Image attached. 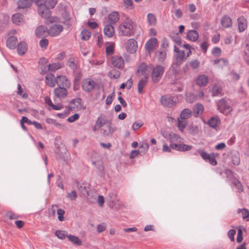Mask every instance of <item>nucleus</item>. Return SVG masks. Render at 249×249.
Here are the masks:
<instances>
[{
    "instance_id": "f257e3e1",
    "label": "nucleus",
    "mask_w": 249,
    "mask_h": 249,
    "mask_svg": "<svg viewBox=\"0 0 249 249\" xmlns=\"http://www.w3.org/2000/svg\"><path fill=\"white\" fill-rule=\"evenodd\" d=\"M136 24L131 19L127 17L125 20L120 24L118 27L119 36H131L135 34Z\"/></svg>"
},
{
    "instance_id": "f03ea898",
    "label": "nucleus",
    "mask_w": 249,
    "mask_h": 249,
    "mask_svg": "<svg viewBox=\"0 0 249 249\" xmlns=\"http://www.w3.org/2000/svg\"><path fill=\"white\" fill-rule=\"evenodd\" d=\"M216 105L217 109L224 114L227 115L232 110L229 100L221 99L217 102Z\"/></svg>"
},
{
    "instance_id": "7ed1b4c3",
    "label": "nucleus",
    "mask_w": 249,
    "mask_h": 249,
    "mask_svg": "<svg viewBox=\"0 0 249 249\" xmlns=\"http://www.w3.org/2000/svg\"><path fill=\"white\" fill-rule=\"evenodd\" d=\"M107 202L109 207L113 209H120L122 206V202L118 198L116 194L111 192L107 197Z\"/></svg>"
},
{
    "instance_id": "20e7f679",
    "label": "nucleus",
    "mask_w": 249,
    "mask_h": 249,
    "mask_svg": "<svg viewBox=\"0 0 249 249\" xmlns=\"http://www.w3.org/2000/svg\"><path fill=\"white\" fill-rule=\"evenodd\" d=\"M152 80L155 83H158L161 79L164 73V67L162 66L157 65L156 67L152 66Z\"/></svg>"
},
{
    "instance_id": "39448f33",
    "label": "nucleus",
    "mask_w": 249,
    "mask_h": 249,
    "mask_svg": "<svg viewBox=\"0 0 249 249\" xmlns=\"http://www.w3.org/2000/svg\"><path fill=\"white\" fill-rule=\"evenodd\" d=\"M96 85V83L92 79L87 78L82 81V87L86 92L90 93L93 91Z\"/></svg>"
},
{
    "instance_id": "423d86ee",
    "label": "nucleus",
    "mask_w": 249,
    "mask_h": 249,
    "mask_svg": "<svg viewBox=\"0 0 249 249\" xmlns=\"http://www.w3.org/2000/svg\"><path fill=\"white\" fill-rule=\"evenodd\" d=\"M197 152L204 160L206 161H209L211 165L215 166L217 164V161L213 155H210L206 151L200 149L198 150Z\"/></svg>"
},
{
    "instance_id": "0eeeda50",
    "label": "nucleus",
    "mask_w": 249,
    "mask_h": 249,
    "mask_svg": "<svg viewBox=\"0 0 249 249\" xmlns=\"http://www.w3.org/2000/svg\"><path fill=\"white\" fill-rule=\"evenodd\" d=\"M160 102L163 106L167 107H172L176 104V102L174 101L173 97L168 95L162 96Z\"/></svg>"
},
{
    "instance_id": "6e6552de",
    "label": "nucleus",
    "mask_w": 249,
    "mask_h": 249,
    "mask_svg": "<svg viewBox=\"0 0 249 249\" xmlns=\"http://www.w3.org/2000/svg\"><path fill=\"white\" fill-rule=\"evenodd\" d=\"M138 48L137 42L133 38L129 39L126 43L125 48L131 53L136 52Z\"/></svg>"
},
{
    "instance_id": "1a4fd4ad",
    "label": "nucleus",
    "mask_w": 249,
    "mask_h": 249,
    "mask_svg": "<svg viewBox=\"0 0 249 249\" xmlns=\"http://www.w3.org/2000/svg\"><path fill=\"white\" fill-rule=\"evenodd\" d=\"M56 84L58 87L69 88L71 83L67 77L63 75H59L56 77Z\"/></svg>"
},
{
    "instance_id": "9d476101",
    "label": "nucleus",
    "mask_w": 249,
    "mask_h": 249,
    "mask_svg": "<svg viewBox=\"0 0 249 249\" xmlns=\"http://www.w3.org/2000/svg\"><path fill=\"white\" fill-rule=\"evenodd\" d=\"M36 35L39 38L46 37L49 35V30L45 26H39L36 29Z\"/></svg>"
},
{
    "instance_id": "9b49d317",
    "label": "nucleus",
    "mask_w": 249,
    "mask_h": 249,
    "mask_svg": "<svg viewBox=\"0 0 249 249\" xmlns=\"http://www.w3.org/2000/svg\"><path fill=\"white\" fill-rule=\"evenodd\" d=\"M63 27L60 24H54L49 30V35L52 36H56L59 35L63 31Z\"/></svg>"
},
{
    "instance_id": "f8f14e48",
    "label": "nucleus",
    "mask_w": 249,
    "mask_h": 249,
    "mask_svg": "<svg viewBox=\"0 0 249 249\" xmlns=\"http://www.w3.org/2000/svg\"><path fill=\"white\" fill-rule=\"evenodd\" d=\"M76 184L77 185V188L81 193L82 195L86 197L88 196H89V184L87 183H80L78 181L76 182Z\"/></svg>"
},
{
    "instance_id": "ddd939ff",
    "label": "nucleus",
    "mask_w": 249,
    "mask_h": 249,
    "mask_svg": "<svg viewBox=\"0 0 249 249\" xmlns=\"http://www.w3.org/2000/svg\"><path fill=\"white\" fill-rule=\"evenodd\" d=\"M111 62L113 66L118 69L123 68L124 64L123 58L117 55H114L112 57Z\"/></svg>"
},
{
    "instance_id": "4468645a",
    "label": "nucleus",
    "mask_w": 249,
    "mask_h": 249,
    "mask_svg": "<svg viewBox=\"0 0 249 249\" xmlns=\"http://www.w3.org/2000/svg\"><path fill=\"white\" fill-rule=\"evenodd\" d=\"M38 12L41 17L46 18H50L51 15L50 9L45 5L38 8Z\"/></svg>"
},
{
    "instance_id": "2eb2a0df",
    "label": "nucleus",
    "mask_w": 249,
    "mask_h": 249,
    "mask_svg": "<svg viewBox=\"0 0 249 249\" xmlns=\"http://www.w3.org/2000/svg\"><path fill=\"white\" fill-rule=\"evenodd\" d=\"M158 44V40L156 38H152L149 39L145 44V48L149 53L155 49Z\"/></svg>"
},
{
    "instance_id": "dca6fc26",
    "label": "nucleus",
    "mask_w": 249,
    "mask_h": 249,
    "mask_svg": "<svg viewBox=\"0 0 249 249\" xmlns=\"http://www.w3.org/2000/svg\"><path fill=\"white\" fill-rule=\"evenodd\" d=\"M115 130L116 129L115 128L111 126L110 124H107L100 129V133L103 136H108L111 135Z\"/></svg>"
},
{
    "instance_id": "f3484780",
    "label": "nucleus",
    "mask_w": 249,
    "mask_h": 249,
    "mask_svg": "<svg viewBox=\"0 0 249 249\" xmlns=\"http://www.w3.org/2000/svg\"><path fill=\"white\" fill-rule=\"evenodd\" d=\"M67 89V88L58 87V88L54 89V93L55 95L58 98L65 97L67 96L68 94Z\"/></svg>"
},
{
    "instance_id": "a211bd4d",
    "label": "nucleus",
    "mask_w": 249,
    "mask_h": 249,
    "mask_svg": "<svg viewBox=\"0 0 249 249\" xmlns=\"http://www.w3.org/2000/svg\"><path fill=\"white\" fill-rule=\"evenodd\" d=\"M208 82V78L204 74L199 75L196 79V83L200 87L206 86L207 85Z\"/></svg>"
},
{
    "instance_id": "6ab92c4d",
    "label": "nucleus",
    "mask_w": 249,
    "mask_h": 249,
    "mask_svg": "<svg viewBox=\"0 0 249 249\" xmlns=\"http://www.w3.org/2000/svg\"><path fill=\"white\" fill-rule=\"evenodd\" d=\"M32 0H19L18 2V8L26 9L29 8L32 4Z\"/></svg>"
},
{
    "instance_id": "aec40b11",
    "label": "nucleus",
    "mask_w": 249,
    "mask_h": 249,
    "mask_svg": "<svg viewBox=\"0 0 249 249\" xmlns=\"http://www.w3.org/2000/svg\"><path fill=\"white\" fill-rule=\"evenodd\" d=\"M112 24L106 25L104 29V33L108 37H112L114 34V29Z\"/></svg>"
},
{
    "instance_id": "412c9836",
    "label": "nucleus",
    "mask_w": 249,
    "mask_h": 249,
    "mask_svg": "<svg viewBox=\"0 0 249 249\" xmlns=\"http://www.w3.org/2000/svg\"><path fill=\"white\" fill-rule=\"evenodd\" d=\"M220 122V120L218 116H214L211 117L209 120L208 124L210 127L213 128H216L218 126Z\"/></svg>"
},
{
    "instance_id": "4be33fe9",
    "label": "nucleus",
    "mask_w": 249,
    "mask_h": 249,
    "mask_svg": "<svg viewBox=\"0 0 249 249\" xmlns=\"http://www.w3.org/2000/svg\"><path fill=\"white\" fill-rule=\"evenodd\" d=\"M12 21L17 25H20L24 22L23 16L19 13H16L12 16Z\"/></svg>"
},
{
    "instance_id": "5701e85b",
    "label": "nucleus",
    "mask_w": 249,
    "mask_h": 249,
    "mask_svg": "<svg viewBox=\"0 0 249 249\" xmlns=\"http://www.w3.org/2000/svg\"><path fill=\"white\" fill-rule=\"evenodd\" d=\"M221 24L224 28H229L231 26L232 20L229 17L224 16L221 18Z\"/></svg>"
},
{
    "instance_id": "b1692460",
    "label": "nucleus",
    "mask_w": 249,
    "mask_h": 249,
    "mask_svg": "<svg viewBox=\"0 0 249 249\" xmlns=\"http://www.w3.org/2000/svg\"><path fill=\"white\" fill-rule=\"evenodd\" d=\"M119 18L120 16L117 12H113L108 16V21L111 24H115L119 20Z\"/></svg>"
},
{
    "instance_id": "393cba45",
    "label": "nucleus",
    "mask_w": 249,
    "mask_h": 249,
    "mask_svg": "<svg viewBox=\"0 0 249 249\" xmlns=\"http://www.w3.org/2000/svg\"><path fill=\"white\" fill-rule=\"evenodd\" d=\"M18 42V39L15 36L9 37L6 42L7 46L11 49H15Z\"/></svg>"
},
{
    "instance_id": "a878e982",
    "label": "nucleus",
    "mask_w": 249,
    "mask_h": 249,
    "mask_svg": "<svg viewBox=\"0 0 249 249\" xmlns=\"http://www.w3.org/2000/svg\"><path fill=\"white\" fill-rule=\"evenodd\" d=\"M204 111V107L202 104H197L193 108V115L197 117L201 114Z\"/></svg>"
},
{
    "instance_id": "bb28decb",
    "label": "nucleus",
    "mask_w": 249,
    "mask_h": 249,
    "mask_svg": "<svg viewBox=\"0 0 249 249\" xmlns=\"http://www.w3.org/2000/svg\"><path fill=\"white\" fill-rule=\"evenodd\" d=\"M199 35L195 30H190L187 33V38L192 41H196L198 38Z\"/></svg>"
},
{
    "instance_id": "cd10ccee",
    "label": "nucleus",
    "mask_w": 249,
    "mask_h": 249,
    "mask_svg": "<svg viewBox=\"0 0 249 249\" xmlns=\"http://www.w3.org/2000/svg\"><path fill=\"white\" fill-rule=\"evenodd\" d=\"M27 51V44L25 42H20L18 45L17 52L19 55H23Z\"/></svg>"
},
{
    "instance_id": "c85d7f7f",
    "label": "nucleus",
    "mask_w": 249,
    "mask_h": 249,
    "mask_svg": "<svg viewBox=\"0 0 249 249\" xmlns=\"http://www.w3.org/2000/svg\"><path fill=\"white\" fill-rule=\"evenodd\" d=\"M237 20L239 31H244L247 26L246 20L243 17H241L238 18Z\"/></svg>"
},
{
    "instance_id": "c756f323",
    "label": "nucleus",
    "mask_w": 249,
    "mask_h": 249,
    "mask_svg": "<svg viewBox=\"0 0 249 249\" xmlns=\"http://www.w3.org/2000/svg\"><path fill=\"white\" fill-rule=\"evenodd\" d=\"M46 84L50 87H54L56 84V78L55 79L54 75L52 74L46 76Z\"/></svg>"
},
{
    "instance_id": "7c9ffc66",
    "label": "nucleus",
    "mask_w": 249,
    "mask_h": 249,
    "mask_svg": "<svg viewBox=\"0 0 249 249\" xmlns=\"http://www.w3.org/2000/svg\"><path fill=\"white\" fill-rule=\"evenodd\" d=\"M162 136L167 140H169L171 143H173L174 142L178 141V139H179V137L178 136H177L175 133L172 132L166 134L163 133L162 134Z\"/></svg>"
},
{
    "instance_id": "2f4dec72",
    "label": "nucleus",
    "mask_w": 249,
    "mask_h": 249,
    "mask_svg": "<svg viewBox=\"0 0 249 249\" xmlns=\"http://www.w3.org/2000/svg\"><path fill=\"white\" fill-rule=\"evenodd\" d=\"M60 68V65L59 63H53V64H47L46 66L44 67V72H47L49 71H55Z\"/></svg>"
},
{
    "instance_id": "473e14b6",
    "label": "nucleus",
    "mask_w": 249,
    "mask_h": 249,
    "mask_svg": "<svg viewBox=\"0 0 249 249\" xmlns=\"http://www.w3.org/2000/svg\"><path fill=\"white\" fill-rule=\"evenodd\" d=\"M147 82V77L144 76L142 78L139 82L138 84V89L139 93H142L143 91V89Z\"/></svg>"
},
{
    "instance_id": "72a5a7b5",
    "label": "nucleus",
    "mask_w": 249,
    "mask_h": 249,
    "mask_svg": "<svg viewBox=\"0 0 249 249\" xmlns=\"http://www.w3.org/2000/svg\"><path fill=\"white\" fill-rule=\"evenodd\" d=\"M192 111L189 108H185L182 110L180 114V119L185 120L189 118L192 115Z\"/></svg>"
},
{
    "instance_id": "f704fd0d",
    "label": "nucleus",
    "mask_w": 249,
    "mask_h": 249,
    "mask_svg": "<svg viewBox=\"0 0 249 249\" xmlns=\"http://www.w3.org/2000/svg\"><path fill=\"white\" fill-rule=\"evenodd\" d=\"M147 69V66L144 63H142L137 67V73L139 76L144 75Z\"/></svg>"
},
{
    "instance_id": "c9c22d12",
    "label": "nucleus",
    "mask_w": 249,
    "mask_h": 249,
    "mask_svg": "<svg viewBox=\"0 0 249 249\" xmlns=\"http://www.w3.org/2000/svg\"><path fill=\"white\" fill-rule=\"evenodd\" d=\"M238 213H241L242 215L243 219L249 221V211L246 208L238 209L237 210Z\"/></svg>"
},
{
    "instance_id": "e433bc0d",
    "label": "nucleus",
    "mask_w": 249,
    "mask_h": 249,
    "mask_svg": "<svg viewBox=\"0 0 249 249\" xmlns=\"http://www.w3.org/2000/svg\"><path fill=\"white\" fill-rule=\"evenodd\" d=\"M70 104L71 105H74V106L72 107L73 108L79 109L82 107L81 99L79 98L72 100L70 102Z\"/></svg>"
},
{
    "instance_id": "4c0bfd02",
    "label": "nucleus",
    "mask_w": 249,
    "mask_h": 249,
    "mask_svg": "<svg viewBox=\"0 0 249 249\" xmlns=\"http://www.w3.org/2000/svg\"><path fill=\"white\" fill-rule=\"evenodd\" d=\"M170 36L178 45H181V40L179 33H172L170 34Z\"/></svg>"
},
{
    "instance_id": "58836bf2",
    "label": "nucleus",
    "mask_w": 249,
    "mask_h": 249,
    "mask_svg": "<svg viewBox=\"0 0 249 249\" xmlns=\"http://www.w3.org/2000/svg\"><path fill=\"white\" fill-rule=\"evenodd\" d=\"M77 61L74 58H70L68 60V65L73 71L77 69Z\"/></svg>"
},
{
    "instance_id": "ea45409f",
    "label": "nucleus",
    "mask_w": 249,
    "mask_h": 249,
    "mask_svg": "<svg viewBox=\"0 0 249 249\" xmlns=\"http://www.w3.org/2000/svg\"><path fill=\"white\" fill-rule=\"evenodd\" d=\"M67 237L69 240L72 243L78 246L82 245V241L78 237L71 235H68Z\"/></svg>"
},
{
    "instance_id": "a19ab883",
    "label": "nucleus",
    "mask_w": 249,
    "mask_h": 249,
    "mask_svg": "<svg viewBox=\"0 0 249 249\" xmlns=\"http://www.w3.org/2000/svg\"><path fill=\"white\" fill-rule=\"evenodd\" d=\"M91 34L89 29H84L81 33V38L84 40H88L90 38Z\"/></svg>"
},
{
    "instance_id": "79ce46f5",
    "label": "nucleus",
    "mask_w": 249,
    "mask_h": 249,
    "mask_svg": "<svg viewBox=\"0 0 249 249\" xmlns=\"http://www.w3.org/2000/svg\"><path fill=\"white\" fill-rule=\"evenodd\" d=\"M149 148V144L146 142H140L139 150L142 155L144 154Z\"/></svg>"
},
{
    "instance_id": "37998d69",
    "label": "nucleus",
    "mask_w": 249,
    "mask_h": 249,
    "mask_svg": "<svg viewBox=\"0 0 249 249\" xmlns=\"http://www.w3.org/2000/svg\"><path fill=\"white\" fill-rule=\"evenodd\" d=\"M108 75L111 79H117L120 76V72L116 69H112L108 72Z\"/></svg>"
},
{
    "instance_id": "c03bdc74",
    "label": "nucleus",
    "mask_w": 249,
    "mask_h": 249,
    "mask_svg": "<svg viewBox=\"0 0 249 249\" xmlns=\"http://www.w3.org/2000/svg\"><path fill=\"white\" fill-rule=\"evenodd\" d=\"M156 55L160 61H163L166 57V51L165 50H159L156 53Z\"/></svg>"
},
{
    "instance_id": "a18cd8bd",
    "label": "nucleus",
    "mask_w": 249,
    "mask_h": 249,
    "mask_svg": "<svg viewBox=\"0 0 249 249\" xmlns=\"http://www.w3.org/2000/svg\"><path fill=\"white\" fill-rule=\"evenodd\" d=\"M107 120L102 118L98 117L96 121L95 124L99 126V127L101 128L107 125Z\"/></svg>"
},
{
    "instance_id": "49530a36",
    "label": "nucleus",
    "mask_w": 249,
    "mask_h": 249,
    "mask_svg": "<svg viewBox=\"0 0 249 249\" xmlns=\"http://www.w3.org/2000/svg\"><path fill=\"white\" fill-rule=\"evenodd\" d=\"M147 19L148 23L150 25H155L156 23V18L155 16L152 14L149 13L147 16Z\"/></svg>"
},
{
    "instance_id": "de8ad7c7",
    "label": "nucleus",
    "mask_w": 249,
    "mask_h": 249,
    "mask_svg": "<svg viewBox=\"0 0 249 249\" xmlns=\"http://www.w3.org/2000/svg\"><path fill=\"white\" fill-rule=\"evenodd\" d=\"M212 92L213 96H218L221 94L222 88L220 86L215 85L213 87Z\"/></svg>"
},
{
    "instance_id": "09e8293b",
    "label": "nucleus",
    "mask_w": 249,
    "mask_h": 249,
    "mask_svg": "<svg viewBox=\"0 0 249 249\" xmlns=\"http://www.w3.org/2000/svg\"><path fill=\"white\" fill-rule=\"evenodd\" d=\"M186 101L192 103L197 100L195 94L193 93H188L186 94Z\"/></svg>"
},
{
    "instance_id": "8fccbe9b",
    "label": "nucleus",
    "mask_w": 249,
    "mask_h": 249,
    "mask_svg": "<svg viewBox=\"0 0 249 249\" xmlns=\"http://www.w3.org/2000/svg\"><path fill=\"white\" fill-rule=\"evenodd\" d=\"M56 3V0H45V5L50 9H53L55 7Z\"/></svg>"
},
{
    "instance_id": "3c124183",
    "label": "nucleus",
    "mask_w": 249,
    "mask_h": 249,
    "mask_svg": "<svg viewBox=\"0 0 249 249\" xmlns=\"http://www.w3.org/2000/svg\"><path fill=\"white\" fill-rule=\"evenodd\" d=\"M17 94L21 96L22 98H26L28 97V94L26 92L23 91L21 86L20 84L18 85V91Z\"/></svg>"
},
{
    "instance_id": "603ef678",
    "label": "nucleus",
    "mask_w": 249,
    "mask_h": 249,
    "mask_svg": "<svg viewBox=\"0 0 249 249\" xmlns=\"http://www.w3.org/2000/svg\"><path fill=\"white\" fill-rule=\"evenodd\" d=\"M185 56V53L184 51H181V52L176 53L175 55L176 59L177 62H179L182 61Z\"/></svg>"
},
{
    "instance_id": "864d4df0",
    "label": "nucleus",
    "mask_w": 249,
    "mask_h": 249,
    "mask_svg": "<svg viewBox=\"0 0 249 249\" xmlns=\"http://www.w3.org/2000/svg\"><path fill=\"white\" fill-rule=\"evenodd\" d=\"M181 119H178V126L179 130L183 131L186 126V122L184 120H181Z\"/></svg>"
},
{
    "instance_id": "5fc2aeb1",
    "label": "nucleus",
    "mask_w": 249,
    "mask_h": 249,
    "mask_svg": "<svg viewBox=\"0 0 249 249\" xmlns=\"http://www.w3.org/2000/svg\"><path fill=\"white\" fill-rule=\"evenodd\" d=\"M233 183L234 184L235 186L237 187V188L238 189V191L239 192H242L243 191V188L242 187V185L241 183V182L236 178H233Z\"/></svg>"
},
{
    "instance_id": "6e6d98bb",
    "label": "nucleus",
    "mask_w": 249,
    "mask_h": 249,
    "mask_svg": "<svg viewBox=\"0 0 249 249\" xmlns=\"http://www.w3.org/2000/svg\"><path fill=\"white\" fill-rule=\"evenodd\" d=\"M65 211L62 209H57V213L58 214V219L60 221L64 220V214H65Z\"/></svg>"
},
{
    "instance_id": "4d7b16f0",
    "label": "nucleus",
    "mask_w": 249,
    "mask_h": 249,
    "mask_svg": "<svg viewBox=\"0 0 249 249\" xmlns=\"http://www.w3.org/2000/svg\"><path fill=\"white\" fill-rule=\"evenodd\" d=\"M46 122L48 124H54L56 126L58 127H63L64 126L62 124L57 123L55 120L52 118H47L46 119Z\"/></svg>"
},
{
    "instance_id": "13d9d810",
    "label": "nucleus",
    "mask_w": 249,
    "mask_h": 249,
    "mask_svg": "<svg viewBox=\"0 0 249 249\" xmlns=\"http://www.w3.org/2000/svg\"><path fill=\"white\" fill-rule=\"evenodd\" d=\"M58 207L57 205L54 204L52 206L51 209L49 210V214L50 215H52L53 216H54L55 214L56 210H57Z\"/></svg>"
},
{
    "instance_id": "bf43d9fd",
    "label": "nucleus",
    "mask_w": 249,
    "mask_h": 249,
    "mask_svg": "<svg viewBox=\"0 0 249 249\" xmlns=\"http://www.w3.org/2000/svg\"><path fill=\"white\" fill-rule=\"evenodd\" d=\"M77 197V195L76 192L73 190L72 191L71 193H68L67 196V197L71 200H74Z\"/></svg>"
},
{
    "instance_id": "052dcab7",
    "label": "nucleus",
    "mask_w": 249,
    "mask_h": 249,
    "mask_svg": "<svg viewBox=\"0 0 249 249\" xmlns=\"http://www.w3.org/2000/svg\"><path fill=\"white\" fill-rule=\"evenodd\" d=\"M6 215L10 219H17L19 218V215L13 212H8Z\"/></svg>"
},
{
    "instance_id": "680f3d73",
    "label": "nucleus",
    "mask_w": 249,
    "mask_h": 249,
    "mask_svg": "<svg viewBox=\"0 0 249 249\" xmlns=\"http://www.w3.org/2000/svg\"><path fill=\"white\" fill-rule=\"evenodd\" d=\"M49 41L47 39H42L39 41V45L41 48L46 49L48 46Z\"/></svg>"
},
{
    "instance_id": "e2e57ef3",
    "label": "nucleus",
    "mask_w": 249,
    "mask_h": 249,
    "mask_svg": "<svg viewBox=\"0 0 249 249\" xmlns=\"http://www.w3.org/2000/svg\"><path fill=\"white\" fill-rule=\"evenodd\" d=\"M192 146L185 144H180V151H188L191 150Z\"/></svg>"
},
{
    "instance_id": "0e129e2a",
    "label": "nucleus",
    "mask_w": 249,
    "mask_h": 249,
    "mask_svg": "<svg viewBox=\"0 0 249 249\" xmlns=\"http://www.w3.org/2000/svg\"><path fill=\"white\" fill-rule=\"evenodd\" d=\"M55 235L59 239H63L65 238L66 234L64 231L57 230L55 231Z\"/></svg>"
},
{
    "instance_id": "69168bd1",
    "label": "nucleus",
    "mask_w": 249,
    "mask_h": 249,
    "mask_svg": "<svg viewBox=\"0 0 249 249\" xmlns=\"http://www.w3.org/2000/svg\"><path fill=\"white\" fill-rule=\"evenodd\" d=\"M106 229V225L105 223L99 224L97 226V231L98 233L102 232L104 231Z\"/></svg>"
},
{
    "instance_id": "338daca9",
    "label": "nucleus",
    "mask_w": 249,
    "mask_h": 249,
    "mask_svg": "<svg viewBox=\"0 0 249 249\" xmlns=\"http://www.w3.org/2000/svg\"><path fill=\"white\" fill-rule=\"evenodd\" d=\"M79 114L78 113H75V114H73V115H71L70 117H69L68 118L67 121L69 122L72 123V122H74L75 121L78 120L79 119Z\"/></svg>"
},
{
    "instance_id": "774afa93",
    "label": "nucleus",
    "mask_w": 249,
    "mask_h": 249,
    "mask_svg": "<svg viewBox=\"0 0 249 249\" xmlns=\"http://www.w3.org/2000/svg\"><path fill=\"white\" fill-rule=\"evenodd\" d=\"M169 47V41L168 39L166 38H163L162 40L161 47H162L164 50H166L167 48Z\"/></svg>"
}]
</instances>
